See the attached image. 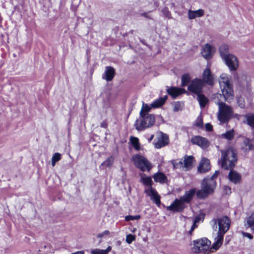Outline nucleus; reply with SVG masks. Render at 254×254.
I'll list each match as a JSON object with an SVG mask.
<instances>
[{
	"label": "nucleus",
	"instance_id": "nucleus-1",
	"mask_svg": "<svg viewBox=\"0 0 254 254\" xmlns=\"http://www.w3.org/2000/svg\"><path fill=\"white\" fill-rule=\"evenodd\" d=\"M211 224L212 228L215 231L217 230L218 226L216 236L214 238V243L212 246V249L217 250L223 244L224 234L230 228L231 220L228 217L223 216L216 219H213L212 220Z\"/></svg>",
	"mask_w": 254,
	"mask_h": 254
},
{
	"label": "nucleus",
	"instance_id": "nucleus-2",
	"mask_svg": "<svg viewBox=\"0 0 254 254\" xmlns=\"http://www.w3.org/2000/svg\"><path fill=\"white\" fill-rule=\"evenodd\" d=\"M220 88L225 101L230 102L233 99L234 91L231 76L225 73H222L219 78Z\"/></svg>",
	"mask_w": 254,
	"mask_h": 254
},
{
	"label": "nucleus",
	"instance_id": "nucleus-3",
	"mask_svg": "<svg viewBox=\"0 0 254 254\" xmlns=\"http://www.w3.org/2000/svg\"><path fill=\"white\" fill-rule=\"evenodd\" d=\"M219 174V171H216L215 173L210 178H204L201 183V189L197 192V197L198 198H204L213 192L216 183L214 179L217 177Z\"/></svg>",
	"mask_w": 254,
	"mask_h": 254
},
{
	"label": "nucleus",
	"instance_id": "nucleus-4",
	"mask_svg": "<svg viewBox=\"0 0 254 254\" xmlns=\"http://www.w3.org/2000/svg\"><path fill=\"white\" fill-rule=\"evenodd\" d=\"M219 174V171H216L215 173L210 178H204L201 183V189L197 192V197L198 198H204L213 192L216 183L214 179L217 177Z\"/></svg>",
	"mask_w": 254,
	"mask_h": 254
},
{
	"label": "nucleus",
	"instance_id": "nucleus-5",
	"mask_svg": "<svg viewBox=\"0 0 254 254\" xmlns=\"http://www.w3.org/2000/svg\"><path fill=\"white\" fill-rule=\"evenodd\" d=\"M221 157L219 161L221 166L225 170L232 169L237 161V151L233 148L221 151Z\"/></svg>",
	"mask_w": 254,
	"mask_h": 254
},
{
	"label": "nucleus",
	"instance_id": "nucleus-6",
	"mask_svg": "<svg viewBox=\"0 0 254 254\" xmlns=\"http://www.w3.org/2000/svg\"><path fill=\"white\" fill-rule=\"evenodd\" d=\"M193 247L191 248L193 253H202L205 254H208L210 252L216 251L210 248L211 242L207 238H204L193 241Z\"/></svg>",
	"mask_w": 254,
	"mask_h": 254
},
{
	"label": "nucleus",
	"instance_id": "nucleus-7",
	"mask_svg": "<svg viewBox=\"0 0 254 254\" xmlns=\"http://www.w3.org/2000/svg\"><path fill=\"white\" fill-rule=\"evenodd\" d=\"M216 104L218 105V120L222 124L227 123L233 115L232 108L223 102H218Z\"/></svg>",
	"mask_w": 254,
	"mask_h": 254
},
{
	"label": "nucleus",
	"instance_id": "nucleus-8",
	"mask_svg": "<svg viewBox=\"0 0 254 254\" xmlns=\"http://www.w3.org/2000/svg\"><path fill=\"white\" fill-rule=\"evenodd\" d=\"M131 160L135 166L141 171H149L152 168V164L148 159L140 154L133 155Z\"/></svg>",
	"mask_w": 254,
	"mask_h": 254
},
{
	"label": "nucleus",
	"instance_id": "nucleus-9",
	"mask_svg": "<svg viewBox=\"0 0 254 254\" xmlns=\"http://www.w3.org/2000/svg\"><path fill=\"white\" fill-rule=\"evenodd\" d=\"M155 123V116L153 115L140 116L139 120L135 123V128L138 130H142L152 126Z\"/></svg>",
	"mask_w": 254,
	"mask_h": 254
},
{
	"label": "nucleus",
	"instance_id": "nucleus-10",
	"mask_svg": "<svg viewBox=\"0 0 254 254\" xmlns=\"http://www.w3.org/2000/svg\"><path fill=\"white\" fill-rule=\"evenodd\" d=\"M193 157L191 156H185L183 160L173 162V165L175 169H180L187 171L191 169L193 164Z\"/></svg>",
	"mask_w": 254,
	"mask_h": 254
},
{
	"label": "nucleus",
	"instance_id": "nucleus-11",
	"mask_svg": "<svg viewBox=\"0 0 254 254\" xmlns=\"http://www.w3.org/2000/svg\"><path fill=\"white\" fill-rule=\"evenodd\" d=\"M203 86L204 84L201 79L195 78L188 85V90L197 95L201 93Z\"/></svg>",
	"mask_w": 254,
	"mask_h": 254
},
{
	"label": "nucleus",
	"instance_id": "nucleus-12",
	"mask_svg": "<svg viewBox=\"0 0 254 254\" xmlns=\"http://www.w3.org/2000/svg\"><path fill=\"white\" fill-rule=\"evenodd\" d=\"M169 142V136L167 134L160 132L158 133L156 140H154V145L156 148L160 149L167 145Z\"/></svg>",
	"mask_w": 254,
	"mask_h": 254
},
{
	"label": "nucleus",
	"instance_id": "nucleus-13",
	"mask_svg": "<svg viewBox=\"0 0 254 254\" xmlns=\"http://www.w3.org/2000/svg\"><path fill=\"white\" fill-rule=\"evenodd\" d=\"M223 60L230 70H235L238 67L239 63L238 59L236 56L232 54L227 56L225 58H223Z\"/></svg>",
	"mask_w": 254,
	"mask_h": 254
},
{
	"label": "nucleus",
	"instance_id": "nucleus-14",
	"mask_svg": "<svg viewBox=\"0 0 254 254\" xmlns=\"http://www.w3.org/2000/svg\"><path fill=\"white\" fill-rule=\"evenodd\" d=\"M185 203L181 197L180 199H176L170 206L167 207V209L174 212H181L185 208Z\"/></svg>",
	"mask_w": 254,
	"mask_h": 254
},
{
	"label": "nucleus",
	"instance_id": "nucleus-15",
	"mask_svg": "<svg viewBox=\"0 0 254 254\" xmlns=\"http://www.w3.org/2000/svg\"><path fill=\"white\" fill-rule=\"evenodd\" d=\"M192 144L197 145L204 149L209 145V142L207 139L199 135L194 136L191 139Z\"/></svg>",
	"mask_w": 254,
	"mask_h": 254
},
{
	"label": "nucleus",
	"instance_id": "nucleus-16",
	"mask_svg": "<svg viewBox=\"0 0 254 254\" xmlns=\"http://www.w3.org/2000/svg\"><path fill=\"white\" fill-rule=\"evenodd\" d=\"M201 80L203 81V84L206 83L209 85H213L214 84L215 77L212 74L209 68H206L204 70Z\"/></svg>",
	"mask_w": 254,
	"mask_h": 254
},
{
	"label": "nucleus",
	"instance_id": "nucleus-17",
	"mask_svg": "<svg viewBox=\"0 0 254 254\" xmlns=\"http://www.w3.org/2000/svg\"><path fill=\"white\" fill-rule=\"evenodd\" d=\"M145 192L156 204L158 205L160 204V196L155 189L150 187L145 190Z\"/></svg>",
	"mask_w": 254,
	"mask_h": 254
},
{
	"label": "nucleus",
	"instance_id": "nucleus-18",
	"mask_svg": "<svg viewBox=\"0 0 254 254\" xmlns=\"http://www.w3.org/2000/svg\"><path fill=\"white\" fill-rule=\"evenodd\" d=\"M210 169V164L209 159L203 157L202 158L198 167V171L200 173H205Z\"/></svg>",
	"mask_w": 254,
	"mask_h": 254
},
{
	"label": "nucleus",
	"instance_id": "nucleus-19",
	"mask_svg": "<svg viewBox=\"0 0 254 254\" xmlns=\"http://www.w3.org/2000/svg\"><path fill=\"white\" fill-rule=\"evenodd\" d=\"M213 47L209 44H205L202 48L201 55L205 59H210L212 58L213 55Z\"/></svg>",
	"mask_w": 254,
	"mask_h": 254
},
{
	"label": "nucleus",
	"instance_id": "nucleus-20",
	"mask_svg": "<svg viewBox=\"0 0 254 254\" xmlns=\"http://www.w3.org/2000/svg\"><path fill=\"white\" fill-rule=\"evenodd\" d=\"M167 92L173 99L176 98L178 96L186 93V90L183 88L172 87L168 88Z\"/></svg>",
	"mask_w": 254,
	"mask_h": 254
},
{
	"label": "nucleus",
	"instance_id": "nucleus-21",
	"mask_svg": "<svg viewBox=\"0 0 254 254\" xmlns=\"http://www.w3.org/2000/svg\"><path fill=\"white\" fill-rule=\"evenodd\" d=\"M115 74V70L112 66H107L104 73L102 75V78L107 81H111Z\"/></svg>",
	"mask_w": 254,
	"mask_h": 254
},
{
	"label": "nucleus",
	"instance_id": "nucleus-22",
	"mask_svg": "<svg viewBox=\"0 0 254 254\" xmlns=\"http://www.w3.org/2000/svg\"><path fill=\"white\" fill-rule=\"evenodd\" d=\"M228 179L232 183L236 184L240 182L241 176L236 171L231 170L228 174Z\"/></svg>",
	"mask_w": 254,
	"mask_h": 254
},
{
	"label": "nucleus",
	"instance_id": "nucleus-23",
	"mask_svg": "<svg viewBox=\"0 0 254 254\" xmlns=\"http://www.w3.org/2000/svg\"><path fill=\"white\" fill-rule=\"evenodd\" d=\"M197 191H196L195 189H191L189 190L186 191L184 195L181 196V198L186 203H189L191 200L195 193H197Z\"/></svg>",
	"mask_w": 254,
	"mask_h": 254
},
{
	"label": "nucleus",
	"instance_id": "nucleus-24",
	"mask_svg": "<svg viewBox=\"0 0 254 254\" xmlns=\"http://www.w3.org/2000/svg\"><path fill=\"white\" fill-rule=\"evenodd\" d=\"M204 14V11L202 9H199L196 10H189L188 18L189 19H193L196 17H200Z\"/></svg>",
	"mask_w": 254,
	"mask_h": 254
},
{
	"label": "nucleus",
	"instance_id": "nucleus-25",
	"mask_svg": "<svg viewBox=\"0 0 254 254\" xmlns=\"http://www.w3.org/2000/svg\"><path fill=\"white\" fill-rule=\"evenodd\" d=\"M254 146L252 140L248 138H245L243 140L241 148L245 152H248L252 150Z\"/></svg>",
	"mask_w": 254,
	"mask_h": 254
},
{
	"label": "nucleus",
	"instance_id": "nucleus-26",
	"mask_svg": "<svg viewBox=\"0 0 254 254\" xmlns=\"http://www.w3.org/2000/svg\"><path fill=\"white\" fill-rule=\"evenodd\" d=\"M167 98V96H164L156 99L151 104V107L152 108H158L161 107L166 102Z\"/></svg>",
	"mask_w": 254,
	"mask_h": 254
},
{
	"label": "nucleus",
	"instance_id": "nucleus-27",
	"mask_svg": "<svg viewBox=\"0 0 254 254\" xmlns=\"http://www.w3.org/2000/svg\"><path fill=\"white\" fill-rule=\"evenodd\" d=\"M153 178L155 182L161 184L166 183L167 180V177L163 173L161 172L155 174L153 176Z\"/></svg>",
	"mask_w": 254,
	"mask_h": 254
},
{
	"label": "nucleus",
	"instance_id": "nucleus-28",
	"mask_svg": "<svg viewBox=\"0 0 254 254\" xmlns=\"http://www.w3.org/2000/svg\"><path fill=\"white\" fill-rule=\"evenodd\" d=\"M219 53L222 59L225 58L227 56L231 55L229 53V47L228 45L225 44H222L219 47Z\"/></svg>",
	"mask_w": 254,
	"mask_h": 254
},
{
	"label": "nucleus",
	"instance_id": "nucleus-29",
	"mask_svg": "<svg viewBox=\"0 0 254 254\" xmlns=\"http://www.w3.org/2000/svg\"><path fill=\"white\" fill-rule=\"evenodd\" d=\"M197 100L199 102V105L201 108H203L208 102V98L201 93L197 95Z\"/></svg>",
	"mask_w": 254,
	"mask_h": 254
},
{
	"label": "nucleus",
	"instance_id": "nucleus-30",
	"mask_svg": "<svg viewBox=\"0 0 254 254\" xmlns=\"http://www.w3.org/2000/svg\"><path fill=\"white\" fill-rule=\"evenodd\" d=\"M151 108H152L151 107V105L149 106L148 104H145L144 102H143L141 109L139 113V115H149L150 114H148V112L150 111Z\"/></svg>",
	"mask_w": 254,
	"mask_h": 254
},
{
	"label": "nucleus",
	"instance_id": "nucleus-31",
	"mask_svg": "<svg viewBox=\"0 0 254 254\" xmlns=\"http://www.w3.org/2000/svg\"><path fill=\"white\" fill-rule=\"evenodd\" d=\"M140 181L145 186H148L149 187H151L152 184V181L151 177H147L144 174H141Z\"/></svg>",
	"mask_w": 254,
	"mask_h": 254
},
{
	"label": "nucleus",
	"instance_id": "nucleus-32",
	"mask_svg": "<svg viewBox=\"0 0 254 254\" xmlns=\"http://www.w3.org/2000/svg\"><path fill=\"white\" fill-rule=\"evenodd\" d=\"M191 77L189 73H185L183 74L181 78V86H185L190 82Z\"/></svg>",
	"mask_w": 254,
	"mask_h": 254
},
{
	"label": "nucleus",
	"instance_id": "nucleus-33",
	"mask_svg": "<svg viewBox=\"0 0 254 254\" xmlns=\"http://www.w3.org/2000/svg\"><path fill=\"white\" fill-rule=\"evenodd\" d=\"M221 136L222 138L231 140L234 137V130L233 129H231L227 131L225 133H222Z\"/></svg>",
	"mask_w": 254,
	"mask_h": 254
},
{
	"label": "nucleus",
	"instance_id": "nucleus-34",
	"mask_svg": "<svg viewBox=\"0 0 254 254\" xmlns=\"http://www.w3.org/2000/svg\"><path fill=\"white\" fill-rule=\"evenodd\" d=\"M247 124L252 128H254V114H248L246 116Z\"/></svg>",
	"mask_w": 254,
	"mask_h": 254
},
{
	"label": "nucleus",
	"instance_id": "nucleus-35",
	"mask_svg": "<svg viewBox=\"0 0 254 254\" xmlns=\"http://www.w3.org/2000/svg\"><path fill=\"white\" fill-rule=\"evenodd\" d=\"M130 141L135 149H139L140 145L139 140L137 137L131 136L130 137Z\"/></svg>",
	"mask_w": 254,
	"mask_h": 254
},
{
	"label": "nucleus",
	"instance_id": "nucleus-36",
	"mask_svg": "<svg viewBox=\"0 0 254 254\" xmlns=\"http://www.w3.org/2000/svg\"><path fill=\"white\" fill-rule=\"evenodd\" d=\"M247 224L249 227L254 230V213H252L247 220Z\"/></svg>",
	"mask_w": 254,
	"mask_h": 254
},
{
	"label": "nucleus",
	"instance_id": "nucleus-37",
	"mask_svg": "<svg viewBox=\"0 0 254 254\" xmlns=\"http://www.w3.org/2000/svg\"><path fill=\"white\" fill-rule=\"evenodd\" d=\"M114 162V158L112 156H110L108 157L106 160H105L102 164L101 166L103 167H110Z\"/></svg>",
	"mask_w": 254,
	"mask_h": 254
},
{
	"label": "nucleus",
	"instance_id": "nucleus-38",
	"mask_svg": "<svg viewBox=\"0 0 254 254\" xmlns=\"http://www.w3.org/2000/svg\"><path fill=\"white\" fill-rule=\"evenodd\" d=\"M61 159V155L59 153H55L52 156V166H54L56 164V163Z\"/></svg>",
	"mask_w": 254,
	"mask_h": 254
},
{
	"label": "nucleus",
	"instance_id": "nucleus-39",
	"mask_svg": "<svg viewBox=\"0 0 254 254\" xmlns=\"http://www.w3.org/2000/svg\"><path fill=\"white\" fill-rule=\"evenodd\" d=\"M203 121L202 118L201 116H199L197 118L195 122V126L199 128H201L203 127Z\"/></svg>",
	"mask_w": 254,
	"mask_h": 254
},
{
	"label": "nucleus",
	"instance_id": "nucleus-40",
	"mask_svg": "<svg viewBox=\"0 0 254 254\" xmlns=\"http://www.w3.org/2000/svg\"><path fill=\"white\" fill-rule=\"evenodd\" d=\"M140 218V216L139 215H137L135 216L128 215L125 217V220L127 221L130 220H138Z\"/></svg>",
	"mask_w": 254,
	"mask_h": 254
},
{
	"label": "nucleus",
	"instance_id": "nucleus-41",
	"mask_svg": "<svg viewBox=\"0 0 254 254\" xmlns=\"http://www.w3.org/2000/svg\"><path fill=\"white\" fill-rule=\"evenodd\" d=\"M110 234V232L108 230H105L102 233H99L97 235V238H102L105 236H109Z\"/></svg>",
	"mask_w": 254,
	"mask_h": 254
},
{
	"label": "nucleus",
	"instance_id": "nucleus-42",
	"mask_svg": "<svg viewBox=\"0 0 254 254\" xmlns=\"http://www.w3.org/2000/svg\"><path fill=\"white\" fill-rule=\"evenodd\" d=\"M135 240V237L131 234L127 235L126 237V242L128 244H131Z\"/></svg>",
	"mask_w": 254,
	"mask_h": 254
},
{
	"label": "nucleus",
	"instance_id": "nucleus-43",
	"mask_svg": "<svg viewBox=\"0 0 254 254\" xmlns=\"http://www.w3.org/2000/svg\"><path fill=\"white\" fill-rule=\"evenodd\" d=\"M91 253L92 254H105L103 251V250H100L98 249L92 250Z\"/></svg>",
	"mask_w": 254,
	"mask_h": 254
},
{
	"label": "nucleus",
	"instance_id": "nucleus-44",
	"mask_svg": "<svg viewBox=\"0 0 254 254\" xmlns=\"http://www.w3.org/2000/svg\"><path fill=\"white\" fill-rule=\"evenodd\" d=\"M223 192L225 194L229 195L231 193V189L229 187L225 186L223 187Z\"/></svg>",
	"mask_w": 254,
	"mask_h": 254
},
{
	"label": "nucleus",
	"instance_id": "nucleus-45",
	"mask_svg": "<svg viewBox=\"0 0 254 254\" xmlns=\"http://www.w3.org/2000/svg\"><path fill=\"white\" fill-rule=\"evenodd\" d=\"M242 234L244 237H247L250 240H252L253 238V236L251 234H250L249 233L242 232Z\"/></svg>",
	"mask_w": 254,
	"mask_h": 254
},
{
	"label": "nucleus",
	"instance_id": "nucleus-46",
	"mask_svg": "<svg viewBox=\"0 0 254 254\" xmlns=\"http://www.w3.org/2000/svg\"><path fill=\"white\" fill-rule=\"evenodd\" d=\"M205 127L206 130L208 131H211L213 129L212 126L209 123L206 124Z\"/></svg>",
	"mask_w": 254,
	"mask_h": 254
},
{
	"label": "nucleus",
	"instance_id": "nucleus-47",
	"mask_svg": "<svg viewBox=\"0 0 254 254\" xmlns=\"http://www.w3.org/2000/svg\"><path fill=\"white\" fill-rule=\"evenodd\" d=\"M198 218L197 217L195 218L193 221V224L191 227V228H193V229H194L197 227L196 223L198 222Z\"/></svg>",
	"mask_w": 254,
	"mask_h": 254
},
{
	"label": "nucleus",
	"instance_id": "nucleus-48",
	"mask_svg": "<svg viewBox=\"0 0 254 254\" xmlns=\"http://www.w3.org/2000/svg\"><path fill=\"white\" fill-rule=\"evenodd\" d=\"M238 103H239V106L241 108H243L244 107V101L241 99H238Z\"/></svg>",
	"mask_w": 254,
	"mask_h": 254
},
{
	"label": "nucleus",
	"instance_id": "nucleus-49",
	"mask_svg": "<svg viewBox=\"0 0 254 254\" xmlns=\"http://www.w3.org/2000/svg\"><path fill=\"white\" fill-rule=\"evenodd\" d=\"M111 249H112L111 247L108 246L106 250H103V251L105 254H108V253L111 251Z\"/></svg>",
	"mask_w": 254,
	"mask_h": 254
},
{
	"label": "nucleus",
	"instance_id": "nucleus-50",
	"mask_svg": "<svg viewBox=\"0 0 254 254\" xmlns=\"http://www.w3.org/2000/svg\"><path fill=\"white\" fill-rule=\"evenodd\" d=\"M154 138V135L153 134H152L150 137L149 138H148V140L149 142H151L152 141V140Z\"/></svg>",
	"mask_w": 254,
	"mask_h": 254
},
{
	"label": "nucleus",
	"instance_id": "nucleus-51",
	"mask_svg": "<svg viewBox=\"0 0 254 254\" xmlns=\"http://www.w3.org/2000/svg\"><path fill=\"white\" fill-rule=\"evenodd\" d=\"M71 254H84V252L82 251H78V252L72 253Z\"/></svg>",
	"mask_w": 254,
	"mask_h": 254
},
{
	"label": "nucleus",
	"instance_id": "nucleus-52",
	"mask_svg": "<svg viewBox=\"0 0 254 254\" xmlns=\"http://www.w3.org/2000/svg\"><path fill=\"white\" fill-rule=\"evenodd\" d=\"M179 110V108L177 107V105H176L174 108V111L177 112Z\"/></svg>",
	"mask_w": 254,
	"mask_h": 254
},
{
	"label": "nucleus",
	"instance_id": "nucleus-53",
	"mask_svg": "<svg viewBox=\"0 0 254 254\" xmlns=\"http://www.w3.org/2000/svg\"><path fill=\"white\" fill-rule=\"evenodd\" d=\"M101 126L103 127H107V125L105 123H102Z\"/></svg>",
	"mask_w": 254,
	"mask_h": 254
},
{
	"label": "nucleus",
	"instance_id": "nucleus-54",
	"mask_svg": "<svg viewBox=\"0 0 254 254\" xmlns=\"http://www.w3.org/2000/svg\"><path fill=\"white\" fill-rule=\"evenodd\" d=\"M221 94L217 93L215 95V97L219 98V97H221Z\"/></svg>",
	"mask_w": 254,
	"mask_h": 254
},
{
	"label": "nucleus",
	"instance_id": "nucleus-55",
	"mask_svg": "<svg viewBox=\"0 0 254 254\" xmlns=\"http://www.w3.org/2000/svg\"><path fill=\"white\" fill-rule=\"evenodd\" d=\"M194 230V229H193V228H190V230L189 231V233L191 235L192 231Z\"/></svg>",
	"mask_w": 254,
	"mask_h": 254
},
{
	"label": "nucleus",
	"instance_id": "nucleus-56",
	"mask_svg": "<svg viewBox=\"0 0 254 254\" xmlns=\"http://www.w3.org/2000/svg\"><path fill=\"white\" fill-rule=\"evenodd\" d=\"M194 230V229H193V228H190V230L189 231V233L191 235L192 231Z\"/></svg>",
	"mask_w": 254,
	"mask_h": 254
}]
</instances>
